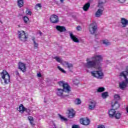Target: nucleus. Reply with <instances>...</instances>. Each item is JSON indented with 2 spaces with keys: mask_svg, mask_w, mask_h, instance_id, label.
<instances>
[{
  "mask_svg": "<svg viewBox=\"0 0 128 128\" xmlns=\"http://www.w3.org/2000/svg\"><path fill=\"white\" fill-rule=\"evenodd\" d=\"M76 30H78V32L82 30V26H78L76 27Z\"/></svg>",
  "mask_w": 128,
  "mask_h": 128,
  "instance_id": "obj_39",
  "label": "nucleus"
},
{
  "mask_svg": "<svg viewBox=\"0 0 128 128\" xmlns=\"http://www.w3.org/2000/svg\"><path fill=\"white\" fill-rule=\"evenodd\" d=\"M16 76H20V72H18V71H16Z\"/></svg>",
  "mask_w": 128,
  "mask_h": 128,
  "instance_id": "obj_44",
  "label": "nucleus"
},
{
  "mask_svg": "<svg viewBox=\"0 0 128 128\" xmlns=\"http://www.w3.org/2000/svg\"><path fill=\"white\" fill-rule=\"evenodd\" d=\"M54 60H56L58 62H60V64H62V59L58 56H55L54 58Z\"/></svg>",
  "mask_w": 128,
  "mask_h": 128,
  "instance_id": "obj_30",
  "label": "nucleus"
},
{
  "mask_svg": "<svg viewBox=\"0 0 128 128\" xmlns=\"http://www.w3.org/2000/svg\"><path fill=\"white\" fill-rule=\"evenodd\" d=\"M97 128H106V126L103 124H99Z\"/></svg>",
  "mask_w": 128,
  "mask_h": 128,
  "instance_id": "obj_37",
  "label": "nucleus"
},
{
  "mask_svg": "<svg viewBox=\"0 0 128 128\" xmlns=\"http://www.w3.org/2000/svg\"><path fill=\"white\" fill-rule=\"evenodd\" d=\"M106 88L104 87H100L98 88L97 92H104Z\"/></svg>",
  "mask_w": 128,
  "mask_h": 128,
  "instance_id": "obj_29",
  "label": "nucleus"
},
{
  "mask_svg": "<svg viewBox=\"0 0 128 128\" xmlns=\"http://www.w3.org/2000/svg\"><path fill=\"white\" fill-rule=\"evenodd\" d=\"M92 60L88 58L86 59L87 62L85 64V66L86 68H96L100 70L102 66L101 62H102V55H96L92 57Z\"/></svg>",
  "mask_w": 128,
  "mask_h": 128,
  "instance_id": "obj_1",
  "label": "nucleus"
},
{
  "mask_svg": "<svg viewBox=\"0 0 128 128\" xmlns=\"http://www.w3.org/2000/svg\"><path fill=\"white\" fill-rule=\"evenodd\" d=\"M68 110V118H74L76 114V113H74V109H70Z\"/></svg>",
  "mask_w": 128,
  "mask_h": 128,
  "instance_id": "obj_15",
  "label": "nucleus"
},
{
  "mask_svg": "<svg viewBox=\"0 0 128 128\" xmlns=\"http://www.w3.org/2000/svg\"><path fill=\"white\" fill-rule=\"evenodd\" d=\"M18 38L22 42H26L28 37L26 34L24 30L18 31Z\"/></svg>",
  "mask_w": 128,
  "mask_h": 128,
  "instance_id": "obj_7",
  "label": "nucleus"
},
{
  "mask_svg": "<svg viewBox=\"0 0 128 128\" xmlns=\"http://www.w3.org/2000/svg\"><path fill=\"white\" fill-rule=\"evenodd\" d=\"M44 102H46L44 101Z\"/></svg>",
  "mask_w": 128,
  "mask_h": 128,
  "instance_id": "obj_48",
  "label": "nucleus"
},
{
  "mask_svg": "<svg viewBox=\"0 0 128 128\" xmlns=\"http://www.w3.org/2000/svg\"><path fill=\"white\" fill-rule=\"evenodd\" d=\"M126 76H128V66L126 67V70L123 71L120 74V76H124L125 78V82L123 81L119 84V88L121 90H124L128 86V78H126Z\"/></svg>",
  "mask_w": 128,
  "mask_h": 128,
  "instance_id": "obj_2",
  "label": "nucleus"
},
{
  "mask_svg": "<svg viewBox=\"0 0 128 128\" xmlns=\"http://www.w3.org/2000/svg\"><path fill=\"white\" fill-rule=\"evenodd\" d=\"M70 38L74 42H80V40L72 33H70Z\"/></svg>",
  "mask_w": 128,
  "mask_h": 128,
  "instance_id": "obj_18",
  "label": "nucleus"
},
{
  "mask_svg": "<svg viewBox=\"0 0 128 128\" xmlns=\"http://www.w3.org/2000/svg\"><path fill=\"white\" fill-rule=\"evenodd\" d=\"M106 0H99L98 4V8H100L96 12L95 16L96 18H100L102 14V12H104V4H106Z\"/></svg>",
  "mask_w": 128,
  "mask_h": 128,
  "instance_id": "obj_3",
  "label": "nucleus"
},
{
  "mask_svg": "<svg viewBox=\"0 0 128 128\" xmlns=\"http://www.w3.org/2000/svg\"><path fill=\"white\" fill-rule=\"evenodd\" d=\"M92 76L102 80L104 78V73L100 70H94L90 72Z\"/></svg>",
  "mask_w": 128,
  "mask_h": 128,
  "instance_id": "obj_6",
  "label": "nucleus"
},
{
  "mask_svg": "<svg viewBox=\"0 0 128 128\" xmlns=\"http://www.w3.org/2000/svg\"><path fill=\"white\" fill-rule=\"evenodd\" d=\"M102 42L104 44H105V46H110V42H108V40H102Z\"/></svg>",
  "mask_w": 128,
  "mask_h": 128,
  "instance_id": "obj_28",
  "label": "nucleus"
},
{
  "mask_svg": "<svg viewBox=\"0 0 128 128\" xmlns=\"http://www.w3.org/2000/svg\"><path fill=\"white\" fill-rule=\"evenodd\" d=\"M60 2H62V4L64 2V0H60Z\"/></svg>",
  "mask_w": 128,
  "mask_h": 128,
  "instance_id": "obj_46",
  "label": "nucleus"
},
{
  "mask_svg": "<svg viewBox=\"0 0 128 128\" xmlns=\"http://www.w3.org/2000/svg\"><path fill=\"white\" fill-rule=\"evenodd\" d=\"M102 98H106L108 96V92L102 93Z\"/></svg>",
  "mask_w": 128,
  "mask_h": 128,
  "instance_id": "obj_26",
  "label": "nucleus"
},
{
  "mask_svg": "<svg viewBox=\"0 0 128 128\" xmlns=\"http://www.w3.org/2000/svg\"><path fill=\"white\" fill-rule=\"evenodd\" d=\"M50 20L52 24H58V22H60V20L58 19V16L56 14L51 15Z\"/></svg>",
  "mask_w": 128,
  "mask_h": 128,
  "instance_id": "obj_11",
  "label": "nucleus"
},
{
  "mask_svg": "<svg viewBox=\"0 0 128 128\" xmlns=\"http://www.w3.org/2000/svg\"><path fill=\"white\" fill-rule=\"evenodd\" d=\"M42 32L40 31V32H39V34H40V36H42Z\"/></svg>",
  "mask_w": 128,
  "mask_h": 128,
  "instance_id": "obj_45",
  "label": "nucleus"
},
{
  "mask_svg": "<svg viewBox=\"0 0 128 128\" xmlns=\"http://www.w3.org/2000/svg\"><path fill=\"white\" fill-rule=\"evenodd\" d=\"M122 114L120 113V112H117L116 113V112L114 116V118H115L116 120H120Z\"/></svg>",
  "mask_w": 128,
  "mask_h": 128,
  "instance_id": "obj_23",
  "label": "nucleus"
},
{
  "mask_svg": "<svg viewBox=\"0 0 128 128\" xmlns=\"http://www.w3.org/2000/svg\"><path fill=\"white\" fill-rule=\"evenodd\" d=\"M95 38H96V34H95Z\"/></svg>",
  "mask_w": 128,
  "mask_h": 128,
  "instance_id": "obj_47",
  "label": "nucleus"
},
{
  "mask_svg": "<svg viewBox=\"0 0 128 128\" xmlns=\"http://www.w3.org/2000/svg\"><path fill=\"white\" fill-rule=\"evenodd\" d=\"M76 104H82V101H80V98H76L75 100Z\"/></svg>",
  "mask_w": 128,
  "mask_h": 128,
  "instance_id": "obj_33",
  "label": "nucleus"
},
{
  "mask_svg": "<svg viewBox=\"0 0 128 128\" xmlns=\"http://www.w3.org/2000/svg\"><path fill=\"white\" fill-rule=\"evenodd\" d=\"M90 104L88 106L89 110H94V108H96V102L94 100L90 102Z\"/></svg>",
  "mask_w": 128,
  "mask_h": 128,
  "instance_id": "obj_14",
  "label": "nucleus"
},
{
  "mask_svg": "<svg viewBox=\"0 0 128 128\" xmlns=\"http://www.w3.org/2000/svg\"><path fill=\"white\" fill-rule=\"evenodd\" d=\"M64 64L68 68H72L74 66L72 64L69 63L68 62H64Z\"/></svg>",
  "mask_w": 128,
  "mask_h": 128,
  "instance_id": "obj_27",
  "label": "nucleus"
},
{
  "mask_svg": "<svg viewBox=\"0 0 128 128\" xmlns=\"http://www.w3.org/2000/svg\"><path fill=\"white\" fill-rule=\"evenodd\" d=\"M116 112V110L110 109L108 112L110 118H114V116Z\"/></svg>",
  "mask_w": 128,
  "mask_h": 128,
  "instance_id": "obj_19",
  "label": "nucleus"
},
{
  "mask_svg": "<svg viewBox=\"0 0 128 128\" xmlns=\"http://www.w3.org/2000/svg\"><path fill=\"white\" fill-rule=\"evenodd\" d=\"M119 2H120V4H124V2H126V0H118Z\"/></svg>",
  "mask_w": 128,
  "mask_h": 128,
  "instance_id": "obj_40",
  "label": "nucleus"
},
{
  "mask_svg": "<svg viewBox=\"0 0 128 128\" xmlns=\"http://www.w3.org/2000/svg\"><path fill=\"white\" fill-rule=\"evenodd\" d=\"M59 117L60 118L62 122H67L68 119L66 118H64V117L62 116V115L59 114Z\"/></svg>",
  "mask_w": 128,
  "mask_h": 128,
  "instance_id": "obj_31",
  "label": "nucleus"
},
{
  "mask_svg": "<svg viewBox=\"0 0 128 128\" xmlns=\"http://www.w3.org/2000/svg\"><path fill=\"white\" fill-rule=\"evenodd\" d=\"M114 99L118 100L120 99V96L118 94H115L114 96Z\"/></svg>",
  "mask_w": 128,
  "mask_h": 128,
  "instance_id": "obj_34",
  "label": "nucleus"
},
{
  "mask_svg": "<svg viewBox=\"0 0 128 128\" xmlns=\"http://www.w3.org/2000/svg\"><path fill=\"white\" fill-rule=\"evenodd\" d=\"M24 24H28L30 21V19L26 16H24Z\"/></svg>",
  "mask_w": 128,
  "mask_h": 128,
  "instance_id": "obj_32",
  "label": "nucleus"
},
{
  "mask_svg": "<svg viewBox=\"0 0 128 128\" xmlns=\"http://www.w3.org/2000/svg\"><path fill=\"white\" fill-rule=\"evenodd\" d=\"M0 76L4 80L6 84H8L10 82V76L8 72L6 70H3L2 72L0 73Z\"/></svg>",
  "mask_w": 128,
  "mask_h": 128,
  "instance_id": "obj_4",
  "label": "nucleus"
},
{
  "mask_svg": "<svg viewBox=\"0 0 128 128\" xmlns=\"http://www.w3.org/2000/svg\"><path fill=\"white\" fill-rule=\"evenodd\" d=\"M24 112H30V110H28V108H25Z\"/></svg>",
  "mask_w": 128,
  "mask_h": 128,
  "instance_id": "obj_41",
  "label": "nucleus"
},
{
  "mask_svg": "<svg viewBox=\"0 0 128 128\" xmlns=\"http://www.w3.org/2000/svg\"><path fill=\"white\" fill-rule=\"evenodd\" d=\"M58 84L60 86H62V88H63L62 90L66 94H68L70 93V86L68 83H66L64 81H60L58 82Z\"/></svg>",
  "mask_w": 128,
  "mask_h": 128,
  "instance_id": "obj_5",
  "label": "nucleus"
},
{
  "mask_svg": "<svg viewBox=\"0 0 128 128\" xmlns=\"http://www.w3.org/2000/svg\"><path fill=\"white\" fill-rule=\"evenodd\" d=\"M56 30H58V32H66V27L64 26H56Z\"/></svg>",
  "mask_w": 128,
  "mask_h": 128,
  "instance_id": "obj_13",
  "label": "nucleus"
},
{
  "mask_svg": "<svg viewBox=\"0 0 128 128\" xmlns=\"http://www.w3.org/2000/svg\"><path fill=\"white\" fill-rule=\"evenodd\" d=\"M26 14H29L30 16H32V11L29 10H26Z\"/></svg>",
  "mask_w": 128,
  "mask_h": 128,
  "instance_id": "obj_36",
  "label": "nucleus"
},
{
  "mask_svg": "<svg viewBox=\"0 0 128 128\" xmlns=\"http://www.w3.org/2000/svg\"><path fill=\"white\" fill-rule=\"evenodd\" d=\"M90 2H88L86 4L83 6V10L84 12H87L88 10V8H90Z\"/></svg>",
  "mask_w": 128,
  "mask_h": 128,
  "instance_id": "obj_21",
  "label": "nucleus"
},
{
  "mask_svg": "<svg viewBox=\"0 0 128 128\" xmlns=\"http://www.w3.org/2000/svg\"><path fill=\"white\" fill-rule=\"evenodd\" d=\"M58 69L59 70L62 72H63L64 74L66 73V71L64 70H63L62 68H61L60 66H58Z\"/></svg>",
  "mask_w": 128,
  "mask_h": 128,
  "instance_id": "obj_35",
  "label": "nucleus"
},
{
  "mask_svg": "<svg viewBox=\"0 0 128 128\" xmlns=\"http://www.w3.org/2000/svg\"><path fill=\"white\" fill-rule=\"evenodd\" d=\"M56 94L58 96H60L61 98H66V96H68V94H66L65 92L60 88L56 89Z\"/></svg>",
  "mask_w": 128,
  "mask_h": 128,
  "instance_id": "obj_9",
  "label": "nucleus"
},
{
  "mask_svg": "<svg viewBox=\"0 0 128 128\" xmlns=\"http://www.w3.org/2000/svg\"><path fill=\"white\" fill-rule=\"evenodd\" d=\"M24 0H17V4L20 8L24 6Z\"/></svg>",
  "mask_w": 128,
  "mask_h": 128,
  "instance_id": "obj_20",
  "label": "nucleus"
},
{
  "mask_svg": "<svg viewBox=\"0 0 128 128\" xmlns=\"http://www.w3.org/2000/svg\"><path fill=\"white\" fill-rule=\"evenodd\" d=\"M37 76H38V78H42V74L40 73L38 74Z\"/></svg>",
  "mask_w": 128,
  "mask_h": 128,
  "instance_id": "obj_43",
  "label": "nucleus"
},
{
  "mask_svg": "<svg viewBox=\"0 0 128 128\" xmlns=\"http://www.w3.org/2000/svg\"><path fill=\"white\" fill-rule=\"evenodd\" d=\"M32 40L33 41V42H34V48L35 49L38 48V44L36 42V40H34V38H32Z\"/></svg>",
  "mask_w": 128,
  "mask_h": 128,
  "instance_id": "obj_25",
  "label": "nucleus"
},
{
  "mask_svg": "<svg viewBox=\"0 0 128 128\" xmlns=\"http://www.w3.org/2000/svg\"><path fill=\"white\" fill-rule=\"evenodd\" d=\"M121 24L122 25L123 28H126V26L128 25V20L124 18H122Z\"/></svg>",
  "mask_w": 128,
  "mask_h": 128,
  "instance_id": "obj_17",
  "label": "nucleus"
},
{
  "mask_svg": "<svg viewBox=\"0 0 128 128\" xmlns=\"http://www.w3.org/2000/svg\"><path fill=\"white\" fill-rule=\"evenodd\" d=\"M112 106L114 110H118V108H120V104H118V101H116L114 104L112 102Z\"/></svg>",
  "mask_w": 128,
  "mask_h": 128,
  "instance_id": "obj_16",
  "label": "nucleus"
},
{
  "mask_svg": "<svg viewBox=\"0 0 128 128\" xmlns=\"http://www.w3.org/2000/svg\"><path fill=\"white\" fill-rule=\"evenodd\" d=\"M28 120H30V122L31 126H34V118L32 116H28Z\"/></svg>",
  "mask_w": 128,
  "mask_h": 128,
  "instance_id": "obj_24",
  "label": "nucleus"
},
{
  "mask_svg": "<svg viewBox=\"0 0 128 128\" xmlns=\"http://www.w3.org/2000/svg\"><path fill=\"white\" fill-rule=\"evenodd\" d=\"M26 108L24 106V104H20V106H19V110L18 112H21V114H24V110Z\"/></svg>",
  "mask_w": 128,
  "mask_h": 128,
  "instance_id": "obj_22",
  "label": "nucleus"
},
{
  "mask_svg": "<svg viewBox=\"0 0 128 128\" xmlns=\"http://www.w3.org/2000/svg\"><path fill=\"white\" fill-rule=\"evenodd\" d=\"M36 6H38V8H42V5L40 4H36Z\"/></svg>",
  "mask_w": 128,
  "mask_h": 128,
  "instance_id": "obj_42",
  "label": "nucleus"
},
{
  "mask_svg": "<svg viewBox=\"0 0 128 128\" xmlns=\"http://www.w3.org/2000/svg\"><path fill=\"white\" fill-rule=\"evenodd\" d=\"M18 70H20L22 72H26V65L22 62H18Z\"/></svg>",
  "mask_w": 128,
  "mask_h": 128,
  "instance_id": "obj_10",
  "label": "nucleus"
},
{
  "mask_svg": "<svg viewBox=\"0 0 128 128\" xmlns=\"http://www.w3.org/2000/svg\"><path fill=\"white\" fill-rule=\"evenodd\" d=\"M80 122L83 126H88L90 124V120L88 118H84L80 119Z\"/></svg>",
  "mask_w": 128,
  "mask_h": 128,
  "instance_id": "obj_12",
  "label": "nucleus"
},
{
  "mask_svg": "<svg viewBox=\"0 0 128 128\" xmlns=\"http://www.w3.org/2000/svg\"><path fill=\"white\" fill-rule=\"evenodd\" d=\"M89 30L91 34H94L98 30V26L96 25V23L94 22L90 24L89 26Z\"/></svg>",
  "mask_w": 128,
  "mask_h": 128,
  "instance_id": "obj_8",
  "label": "nucleus"
},
{
  "mask_svg": "<svg viewBox=\"0 0 128 128\" xmlns=\"http://www.w3.org/2000/svg\"><path fill=\"white\" fill-rule=\"evenodd\" d=\"M72 128H80V126H78V125L74 124L72 126Z\"/></svg>",
  "mask_w": 128,
  "mask_h": 128,
  "instance_id": "obj_38",
  "label": "nucleus"
}]
</instances>
